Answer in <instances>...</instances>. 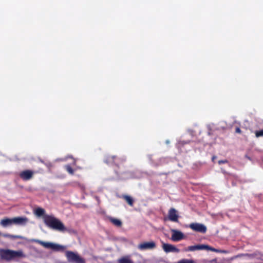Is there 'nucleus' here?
Returning <instances> with one entry per match:
<instances>
[{"mask_svg":"<svg viewBox=\"0 0 263 263\" xmlns=\"http://www.w3.org/2000/svg\"><path fill=\"white\" fill-rule=\"evenodd\" d=\"M104 162L108 165H115L117 167L116 172L117 174L125 173L126 169L124 165L125 159L117 156H106L104 159Z\"/></svg>","mask_w":263,"mask_h":263,"instance_id":"f257e3e1","label":"nucleus"},{"mask_svg":"<svg viewBox=\"0 0 263 263\" xmlns=\"http://www.w3.org/2000/svg\"><path fill=\"white\" fill-rule=\"evenodd\" d=\"M43 220L44 223L49 228L60 232L67 231L64 224L58 219L52 215H45Z\"/></svg>","mask_w":263,"mask_h":263,"instance_id":"f03ea898","label":"nucleus"},{"mask_svg":"<svg viewBox=\"0 0 263 263\" xmlns=\"http://www.w3.org/2000/svg\"><path fill=\"white\" fill-rule=\"evenodd\" d=\"M43 220L44 223L49 228L60 232L67 231L64 224L58 219L52 215H45Z\"/></svg>","mask_w":263,"mask_h":263,"instance_id":"7ed1b4c3","label":"nucleus"},{"mask_svg":"<svg viewBox=\"0 0 263 263\" xmlns=\"http://www.w3.org/2000/svg\"><path fill=\"white\" fill-rule=\"evenodd\" d=\"M25 255L21 250L14 251L9 249L0 250V257L7 261H10L15 258L24 257Z\"/></svg>","mask_w":263,"mask_h":263,"instance_id":"20e7f679","label":"nucleus"},{"mask_svg":"<svg viewBox=\"0 0 263 263\" xmlns=\"http://www.w3.org/2000/svg\"><path fill=\"white\" fill-rule=\"evenodd\" d=\"M33 241L42 245L45 248L50 249L55 251H63L66 248V247L64 246L50 242H44L38 239L34 240Z\"/></svg>","mask_w":263,"mask_h":263,"instance_id":"39448f33","label":"nucleus"},{"mask_svg":"<svg viewBox=\"0 0 263 263\" xmlns=\"http://www.w3.org/2000/svg\"><path fill=\"white\" fill-rule=\"evenodd\" d=\"M65 256L68 262L71 263H86L85 260L78 253L71 251H67Z\"/></svg>","mask_w":263,"mask_h":263,"instance_id":"423d86ee","label":"nucleus"},{"mask_svg":"<svg viewBox=\"0 0 263 263\" xmlns=\"http://www.w3.org/2000/svg\"><path fill=\"white\" fill-rule=\"evenodd\" d=\"M190 228L193 231L201 233H205L207 229L205 226L202 223H192L190 224Z\"/></svg>","mask_w":263,"mask_h":263,"instance_id":"0eeeda50","label":"nucleus"},{"mask_svg":"<svg viewBox=\"0 0 263 263\" xmlns=\"http://www.w3.org/2000/svg\"><path fill=\"white\" fill-rule=\"evenodd\" d=\"M156 248V243L153 241L144 242L140 243L138 248L140 250H153Z\"/></svg>","mask_w":263,"mask_h":263,"instance_id":"6e6552de","label":"nucleus"},{"mask_svg":"<svg viewBox=\"0 0 263 263\" xmlns=\"http://www.w3.org/2000/svg\"><path fill=\"white\" fill-rule=\"evenodd\" d=\"M34 174V171L30 170H26L21 172L19 174V176L22 180L27 181L32 178Z\"/></svg>","mask_w":263,"mask_h":263,"instance_id":"1a4fd4ad","label":"nucleus"},{"mask_svg":"<svg viewBox=\"0 0 263 263\" xmlns=\"http://www.w3.org/2000/svg\"><path fill=\"white\" fill-rule=\"evenodd\" d=\"M178 218L177 211L174 208H171L168 213V219L173 222H178Z\"/></svg>","mask_w":263,"mask_h":263,"instance_id":"9d476101","label":"nucleus"},{"mask_svg":"<svg viewBox=\"0 0 263 263\" xmlns=\"http://www.w3.org/2000/svg\"><path fill=\"white\" fill-rule=\"evenodd\" d=\"M162 248L166 253H178L180 251L179 249L177 248L175 246L168 243H163L162 245Z\"/></svg>","mask_w":263,"mask_h":263,"instance_id":"9b49d317","label":"nucleus"},{"mask_svg":"<svg viewBox=\"0 0 263 263\" xmlns=\"http://www.w3.org/2000/svg\"><path fill=\"white\" fill-rule=\"evenodd\" d=\"M172 231L173 234L171 239L173 241H178L183 238L184 235L181 232L175 230H172Z\"/></svg>","mask_w":263,"mask_h":263,"instance_id":"f8f14e48","label":"nucleus"},{"mask_svg":"<svg viewBox=\"0 0 263 263\" xmlns=\"http://www.w3.org/2000/svg\"><path fill=\"white\" fill-rule=\"evenodd\" d=\"M13 224L17 225H25L28 221L26 217H16L13 218Z\"/></svg>","mask_w":263,"mask_h":263,"instance_id":"ddd939ff","label":"nucleus"},{"mask_svg":"<svg viewBox=\"0 0 263 263\" xmlns=\"http://www.w3.org/2000/svg\"><path fill=\"white\" fill-rule=\"evenodd\" d=\"M118 197L124 199L130 206H133L134 205L135 201L131 196L127 195H119Z\"/></svg>","mask_w":263,"mask_h":263,"instance_id":"4468645a","label":"nucleus"},{"mask_svg":"<svg viewBox=\"0 0 263 263\" xmlns=\"http://www.w3.org/2000/svg\"><path fill=\"white\" fill-rule=\"evenodd\" d=\"M13 224V218H5L2 219L0 221V224L4 228H6L8 226H11Z\"/></svg>","mask_w":263,"mask_h":263,"instance_id":"2eb2a0df","label":"nucleus"},{"mask_svg":"<svg viewBox=\"0 0 263 263\" xmlns=\"http://www.w3.org/2000/svg\"><path fill=\"white\" fill-rule=\"evenodd\" d=\"M206 247L205 245H195L189 246L186 251H194L196 250H202Z\"/></svg>","mask_w":263,"mask_h":263,"instance_id":"dca6fc26","label":"nucleus"},{"mask_svg":"<svg viewBox=\"0 0 263 263\" xmlns=\"http://www.w3.org/2000/svg\"><path fill=\"white\" fill-rule=\"evenodd\" d=\"M118 263H134L128 256H125L118 260Z\"/></svg>","mask_w":263,"mask_h":263,"instance_id":"f3484780","label":"nucleus"},{"mask_svg":"<svg viewBox=\"0 0 263 263\" xmlns=\"http://www.w3.org/2000/svg\"><path fill=\"white\" fill-rule=\"evenodd\" d=\"M109 220L111 222H112L114 225L117 227H121L122 226V222L120 220L110 217L109 218Z\"/></svg>","mask_w":263,"mask_h":263,"instance_id":"a211bd4d","label":"nucleus"},{"mask_svg":"<svg viewBox=\"0 0 263 263\" xmlns=\"http://www.w3.org/2000/svg\"><path fill=\"white\" fill-rule=\"evenodd\" d=\"M45 210L41 208H38L35 210V214L37 216H42L45 214Z\"/></svg>","mask_w":263,"mask_h":263,"instance_id":"6ab92c4d","label":"nucleus"},{"mask_svg":"<svg viewBox=\"0 0 263 263\" xmlns=\"http://www.w3.org/2000/svg\"><path fill=\"white\" fill-rule=\"evenodd\" d=\"M65 168L69 174H70L71 175L74 174V171H73V168L69 165H65Z\"/></svg>","mask_w":263,"mask_h":263,"instance_id":"aec40b11","label":"nucleus"},{"mask_svg":"<svg viewBox=\"0 0 263 263\" xmlns=\"http://www.w3.org/2000/svg\"><path fill=\"white\" fill-rule=\"evenodd\" d=\"M4 236L5 237H8V238H13V239L21 238V237L20 236L12 235L9 234H4Z\"/></svg>","mask_w":263,"mask_h":263,"instance_id":"412c9836","label":"nucleus"},{"mask_svg":"<svg viewBox=\"0 0 263 263\" xmlns=\"http://www.w3.org/2000/svg\"><path fill=\"white\" fill-rule=\"evenodd\" d=\"M177 263H195V262L191 259H183L179 260Z\"/></svg>","mask_w":263,"mask_h":263,"instance_id":"4be33fe9","label":"nucleus"},{"mask_svg":"<svg viewBox=\"0 0 263 263\" xmlns=\"http://www.w3.org/2000/svg\"><path fill=\"white\" fill-rule=\"evenodd\" d=\"M255 136L257 138L263 137V129L260 130H256L255 132Z\"/></svg>","mask_w":263,"mask_h":263,"instance_id":"5701e85b","label":"nucleus"},{"mask_svg":"<svg viewBox=\"0 0 263 263\" xmlns=\"http://www.w3.org/2000/svg\"><path fill=\"white\" fill-rule=\"evenodd\" d=\"M228 162V161L226 159L225 160H219L218 161V163L220 165L221 164H224V163H227Z\"/></svg>","mask_w":263,"mask_h":263,"instance_id":"b1692460","label":"nucleus"},{"mask_svg":"<svg viewBox=\"0 0 263 263\" xmlns=\"http://www.w3.org/2000/svg\"><path fill=\"white\" fill-rule=\"evenodd\" d=\"M235 133H238V134H241V130L240 128L239 127H236L235 128Z\"/></svg>","mask_w":263,"mask_h":263,"instance_id":"393cba45","label":"nucleus"},{"mask_svg":"<svg viewBox=\"0 0 263 263\" xmlns=\"http://www.w3.org/2000/svg\"><path fill=\"white\" fill-rule=\"evenodd\" d=\"M216 158V157L214 156L213 157H212V160L214 161V159H215Z\"/></svg>","mask_w":263,"mask_h":263,"instance_id":"a878e982","label":"nucleus"}]
</instances>
